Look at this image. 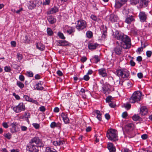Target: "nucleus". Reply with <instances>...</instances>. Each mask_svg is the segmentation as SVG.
<instances>
[{"label":"nucleus","instance_id":"40","mask_svg":"<svg viewBox=\"0 0 152 152\" xmlns=\"http://www.w3.org/2000/svg\"><path fill=\"white\" fill-rule=\"evenodd\" d=\"M4 70L7 72H10L11 70V68L9 66H6L4 67Z\"/></svg>","mask_w":152,"mask_h":152},{"label":"nucleus","instance_id":"35","mask_svg":"<svg viewBox=\"0 0 152 152\" xmlns=\"http://www.w3.org/2000/svg\"><path fill=\"white\" fill-rule=\"evenodd\" d=\"M86 35L87 37L89 38H91L93 36L92 33L90 31H88L86 32Z\"/></svg>","mask_w":152,"mask_h":152},{"label":"nucleus","instance_id":"63","mask_svg":"<svg viewBox=\"0 0 152 152\" xmlns=\"http://www.w3.org/2000/svg\"><path fill=\"white\" fill-rule=\"evenodd\" d=\"M130 64L131 66H134L135 64V62L132 60L130 61Z\"/></svg>","mask_w":152,"mask_h":152},{"label":"nucleus","instance_id":"2","mask_svg":"<svg viewBox=\"0 0 152 152\" xmlns=\"http://www.w3.org/2000/svg\"><path fill=\"white\" fill-rule=\"evenodd\" d=\"M106 136L111 141H115L118 140L117 132L115 129H110L108 130L107 132Z\"/></svg>","mask_w":152,"mask_h":152},{"label":"nucleus","instance_id":"36","mask_svg":"<svg viewBox=\"0 0 152 152\" xmlns=\"http://www.w3.org/2000/svg\"><path fill=\"white\" fill-rule=\"evenodd\" d=\"M91 18L94 21H99L100 20L98 18H97V17L94 15H91Z\"/></svg>","mask_w":152,"mask_h":152},{"label":"nucleus","instance_id":"39","mask_svg":"<svg viewBox=\"0 0 152 152\" xmlns=\"http://www.w3.org/2000/svg\"><path fill=\"white\" fill-rule=\"evenodd\" d=\"M139 2V0H130L131 4L133 5H135Z\"/></svg>","mask_w":152,"mask_h":152},{"label":"nucleus","instance_id":"17","mask_svg":"<svg viewBox=\"0 0 152 152\" xmlns=\"http://www.w3.org/2000/svg\"><path fill=\"white\" fill-rule=\"evenodd\" d=\"M64 28L65 29H67V32L69 34H70L72 33L75 32V28L73 27H69L68 26H66L64 27Z\"/></svg>","mask_w":152,"mask_h":152},{"label":"nucleus","instance_id":"43","mask_svg":"<svg viewBox=\"0 0 152 152\" xmlns=\"http://www.w3.org/2000/svg\"><path fill=\"white\" fill-rule=\"evenodd\" d=\"M30 41V39L28 38V37L27 35H26L25 37L24 42L26 43H28Z\"/></svg>","mask_w":152,"mask_h":152},{"label":"nucleus","instance_id":"15","mask_svg":"<svg viewBox=\"0 0 152 152\" xmlns=\"http://www.w3.org/2000/svg\"><path fill=\"white\" fill-rule=\"evenodd\" d=\"M118 19V18L116 15L112 14L110 15L109 20L112 22H117Z\"/></svg>","mask_w":152,"mask_h":152},{"label":"nucleus","instance_id":"21","mask_svg":"<svg viewBox=\"0 0 152 152\" xmlns=\"http://www.w3.org/2000/svg\"><path fill=\"white\" fill-rule=\"evenodd\" d=\"M147 113V109L146 107L145 106H142L141 107L140 113L142 115H146Z\"/></svg>","mask_w":152,"mask_h":152},{"label":"nucleus","instance_id":"50","mask_svg":"<svg viewBox=\"0 0 152 152\" xmlns=\"http://www.w3.org/2000/svg\"><path fill=\"white\" fill-rule=\"evenodd\" d=\"M20 128L21 130L23 131H26L27 129V128L24 126H20Z\"/></svg>","mask_w":152,"mask_h":152},{"label":"nucleus","instance_id":"45","mask_svg":"<svg viewBox=\"0 0 152 152\" xmlns=\"http://www.w3.org/2000/svg\"><path fill=\"white\" fill-rule=\"evenodd\" d=\"M23 98L26 101L28 102H30L31 100V98H30L27 95H24Z\"/></svg>","mask_w":152,"mask_h":152},{"label":"nucleus","instance_id":"47","mask_svg":"<svg viewBox=\"0 0 152 152\" xmlns=\"http://www.w3.org/2000/svg\"><path fill=\"white\" fill-rule=\"evenodd\" d=\"M123 81L121 80H117L116 82V83L118 84L119 86H121L123 85Z\"/></svg>","mask_w":152,"mask_h":152},{"label":"nucleus","instance_id":"42","mask_svg":"<svg viewBox=\"0 0 152 152\" xmlns=\"http://www.w3.org/2000/svg\"><path fill=\"white\" fill-rule=\"evenodd\" d=\"M32 125L36 129H38L40 127L39 124L37 123H33Z\"/></svg>","mask_w":152,"mask_h":152},{"label":"nucleus","instance_id":"44","mask_svg":"<svg viewBox=\"0 0 152 152\" xmlns=\"http://www.w3.org/2000/svg\"><path fill=\"white\" fill-rule=\"evenodd\" d=\"M58 35L59 37L62 39H64L65 38V37H64L63 34L61 32H58Z\"/></svg>","mask_w":152,"mask_h":152},{"label":"nucleus","instance_id":"10","mask_svg":"<svg viewBox=\"0 0 152 152\" xmlns=\"http://www.w3.org/2000/svg\"><path fill=\"white\" fill-rule=\"evenodd\" d=\"M133 129V124L130 123L126 125L124 128L123 129L124 131L128 132L132 131Z\"/></svg>","mask_w":152,"mask_h":152},{"label":"nucleus","instance_id":"29","mask_svg":"<svg viewBox=\"0 0 152 152\" xmlns=\"http://www.w3.org/2000/svg\"><path fill=\"white\" fill-rule=\"evenodd\" d=\"M36 6V5L33 1L29 2L28 8L30 9H32Z\"/></svg>","mask_w":152,"mask_h":152},{"label":"nucleus","instance_id":"7","mask_svg":"<svg viewBox=\"0 0 152 152\" xmlns=\"http://www.w3.org/2000/svg\"><path fill=\"white\" fill-rule=\"evenodd\" d=\"M29 142L34 145H35L37 146H39V147H41L43 146V144L42 141L37 137H35L32 138Z\"/></svg>","mask_w":152,"mask_h":152},{"label":"nucleus","instance_id":"16","mask_svg":"<svg viewBox=\"0 0 152 152\" xmlns=\"http://www.w3.org/2000/svg\"><path fill=\"white\" fill-rule=\"evenodd\" d=\"M107 148L110 152H115V149L113 144L111 143H109L107 144Z\"/></svg>","mask_w":152,"mask_h":152},{"label":"nucleus","instance_id":"31","mask_svg":"<svg viewBox=\"0 0 152 152\" xmlns=\"http://www.w3.org/2000/svg\"><path fill=\"white\" fill-rule=\"evenodd\" d=\"M16 85L20 88H22L24 87V84L19 81H17Z\"/></svg>","mask_w":152,"mask_h":152},{"label":"nucleus","instance_id":"8","mask_svg":"<svg viewBox=\"0 0 152 152\" xmlns=\"http://www.w3.org/2000/svg\"><path fill=\"white\" fill-rule=\"evenodd\" d=\"M39 146L29 142L27 145L26 150L30 152H38Z\"/></svg>","mask_w":152,"mask_h":152},{"label":"nucleus","instance_id":"37","mask_svg":"<svg viewBox=\"0 0 152 152\" xmlns=\"http://www.w3.org/2000/svg\"><path fill=\"white\" fill-rule=\"evenodd\" d=\"M47 33L48 34L51 36L53 35V32L50 28H48L47 30Z\"/></svg>","mask_w":152,"mask_h":152},{"label":"nucleus","instance_id":"32","mask_svg":"<svg viewBox=\"0 0 152 152\" xmlns=\"http://www.w3.org/2000/svg\"><path fill=\"white\" fill-rule=\"evenodd\" d=\"M45 152H57L54 149H51L49 147H47L46 148Z\"/></svg>","mask_w":152,"mask_h":152},{"label":"nucleus","instance_id":"62","mask_svg":"<svg viewBox=\"0 0 152 152\" xmlns=\"http://www.w3.org/2000/svg\"><path fill=\"white\" fill-rule=\"evenodd\" d=\"M128 115L127 113L126 112H125L123 113L122 116L123 118H125Z\"/></svg>","mask_w":152,"mask_h":152},{"label":"nucleus","instance_id":"57","mask_svg":"<svg viewBox=\"0 0 152 152\" xmlns=\"http://www.w3.org/2000/svg\"><path fill=\"white\" fill-rule=\"evenodd\" d=\"M40 111L42 112H44L45 110V108L44 106H41L39 108Z\"/></svg>","mask_w":152,"mask_h":152},{"label":"nucleus","instance_id":"55","mask_svg":"<svg viewBox=\"0 0 152 152\" xmlns=\"http://www.w3.org/2000/svg\"><path fill=\"white\" fill-rule=\"evenodd\" d=\"M94 58L95 59L96 63H97L98 61H99L100 60L98 56L95 55L94 56Z\"/></svg>","mask_w":152,"mask_h":152},{"label":"nucleus","instance_id":"34","mask_svg":"<svg viewBox=\"0 0 152 152\" xmlns=\"http://www.w3.org/2000/svg\"><path fill=\"white\" fill-rule=\"evenodd\" d=\"M17 56L18 59V61L20 62L23 59V56L20 53H18Z\"/></svg>","mask_w":152,"mask_h":152},{"label":"nucleus","instance_id":"1","mask_svg":"<svg viewBox=\"0 0 152 152\" xmlns=\"http://www.w3.org/2000/svg\"><path fill=\"white\" fill-rule=\"evenodd\" d=\"M114 37L119 40L117 43L118 45L114 48V51L116 54L120 55L121 54L122 48L125 49L129 48L131 46L130 39L126 35L120 33L116 31L114 34Z\"/></svg>","mask_w":152,"mask_h":152},{"label":"nucleus","instance_id":"27","mask_svg":"<svg viewBox=\"0 0 152 152\" xmlns=\"http://www.w3.org/2000/svg\"><path fill=\"white\" fill-rule=\"evenodd\" d=\"M48 19L49 22L51 24H53L56 21V19L51 16H49Z\"/></svg>","mask_w":152,"mask_h":152},{"label":"nucleus","instance_id":"54","mask_svg":"<svg viewBox=\"0 0 152 152\" xmlns=\"http://www.w3.org/2000/svg\"><path fill=\"white\" fill-rule=\"evenodd\" d=\"M27 74L28 76H29L30 77H32L33 76V73L31 72H27Z\"/></svg>","mask_w":152,"mask_h":152},{"label":"nucleus","instance_id":"28","mask_svg":"<svg viewBox=\"0 0 152 152\" xmlns=\"http://www.w3.org/2000/svg\"><path fill=\"white\" fill-rule=\"evenodd\" d=\"M148 1L147 0H141L140 6L144 7H146L148 4Z\"/></svg>","mask_w":152,"mask_h":152},{"label":"nucleus","instance_id":"20","mask_svg":"<svg viewBox=\"0 0 152 152\" xmlns=\"http://www.w3.org/2000/svg\"><path fill=\"white\" fill-rule=\"evenodd\" d=\"M98 45L97 43L89 42L88 44V48L90 49L94 50L95 49Z\"/></svg>","mask_w":152,"mask_h":152},{"label":"nucleus","instance_id":"41","mask_svg":"<svg viewBox=\"0 0 152 152\" xmlns=\"http://www.w3.org/2000/svg\"><path fill=\"white\" fill-rule=\"evenodd\" d=\"M30 114L29 113L25 112L24 114L23 117L25 118H30Z\"/></svg>","mask_w":152,"mask_h":152},{"label":"nucleus","instance_id":"26","mask_svg":"<svg viewBox=\"0 0 152 152\" xmlns=\"http://www.w3.org/2000/svg\"><path fill=\"white\" fill-rule=\"evenodd\" d=\"M134 20V18L132 16H130L127 17L126 20L125 22L128 24H129Z\"/></svg>","mask_w":152,"mask_h":152},{"label":"nucleus","instance_id":"9","mask_svg":"<svg viewBox=\"0 0 152 152\" xmlns=\"http://www.w3.org/2000/svg\"><path fill=\"white\" fill-rule=\"evenodd\" d=\"M114 89V88H112L110 85L106 83L103 84L102 86V91L104 93L107 94L109 93V91H113Z\"/></svg>","mask_w":152,"mask_h":152},{"label":"nucleus","instance_id":"22","mask_svg":"<svg viewBox=\"0 0 152 152\" xmlns=\"http://www.w3.org/2000/svg\"><path fill=\"white\" fill-rule=\"evenodd\" d=\"M43 82L41 81L39 82L35 86V88L37 90H42L44 88L41 86L43 84Z\"/></svg>","mask_w":152,"mask_h":152},{"label":"nucleus","instance_id":"64","mask_svg":"<svg viewBox=\"0 0 152 152\" xmlns=\"http://www.w3.org/2000/svg\"><path fill=\"white\" fill-rule=\"evenodd\" d=\"M122 152H131L128 149L124 148L122 150Z\"/></svg>","mask_w":152,"mask_h":152},{"label":"nucleus","instance_id":"38","mask_svg":"<svg viewBox=\"0 0 152 152\" xmlns=\"http://www.w3.org/2000/svg\"><path fill=\"white\" fill-rule=\"evenodd\" d=\"M4 136L7 139L10 140L11 138L12 135L11 134L9 133H8L7 134H4Z\"/></svg>","mask_w":152,"mask_h":152},{"label":"nucleus","instance_id":"12","mask_svg":"<svg viewBox=\"0 0 152 152\" xmlns=\"http://www.w3.org/2000/svg\"><path fill=\"white\" fill-rule=\"evenodd\" d=\"M99 75L103 77H105L107 76V73L106 69L104 68H101L98 70Z\"/></svg>","mask_w":152,"mask_h":152},{"label":"nucleus","instance_id":"49","mask_svg":"<svg viewBox=\"0 0 152 152\" xmlns=\"http://www.w3.org/2000/svg\"><path fill=\"white\" fill-rule=\"evenodd\" d=\"M143 48L142 47H139L136 50V52L137 53H139V54L143 51Z\"/></svg>","mask_w":152,"mask_h":152},{"label":"nucleus","instance_id":"30","mask_svg":"<svg viewBox=\"0 0 152 152\" xmlns=\"http://www.w3.org/2000/svg\"><path fill=\"white\" fill-rule=\"evenodd\" d=\"M132 119L134 121H137L141 119V118L138 115H135L132 117Z\"/></svg>","mask_w":152,"mask_h":152},{"label":"nucleus","instance_id":"11","mask_svg":"<svg viewBox=\"0 0 152 152\" xmlns=\"http://www.w3.org/2000/svg\"><path fill=\"white\" fill-rule=\"evenodd\" d=\"M18 125V124L15 122H13L10 124V126H11V132L14 133L18 131V129L17 127Z\"/></svg>","mask_w":152,"mask_h":152},{"label":"nucleus","instance_id":"5","mask_svg":"<svg viewBox=\"0 0 152 152\" xmlns=\"http://www.w3.org/2000/svg\"><path fill=\"white\" fill-rule=\"evenodd\" d=\"M11 108L15 113H19L22 111H24L25 109V107L24 104L21 102L17 106L12 107Z\"/></svg>","mask_w":152,"mask_h":152},{"label":"nucleus","instance_id":"23","mask_svg":"<svg viewBox=\"0 0 152 152\" xmlns=\"http://www.w3.org/2000/svg\"><path fill=\"white\" fill-rule=\"evenodd\" d=\"M94 113L96 114V118L99 121H101L102 120V114L98 110H96L94 111Z\"/></svg>","mask_w":152,"mask_h":152},{"label":"nucleus","instance_id":"18","mask_svg":"<svg viewBox=\"0 0 152 152\" xmlns=\"http://www.w3.org/2000/svg\"><path fill=\"white\" fill-rule=\"evenodd\" d=\"M65 143V142L63 140H57L54 141L53 142V145L56 146H61Z\"/></svg>","mask_w":152,"mask_h":152},{"label":"nucleus","instance_id":"56","mask_svg":"<svg viewBox=\"0 0 152 152\" xmlns=\"http://www.w3.org/2000/svg\"><path fill=\"white\" fill-rule=\"evenodd\" d=\"M87 60V58L85 56L82 57L80 59V60L82 62H85Z\"/></svg>","mask_w":152,"mask_h":152},{"label":"nucleus","instance_id":"25","mask_svg":"<svg viewBox=\"0 0 152 152\" xmlns=\"http://www.w3.org/2000/svg\"><path fill=\"white\" fill-rule=\"evenodd\" d=\"M58 45L59 46H66L69 45V43L65 41L60 40L58 42Z\"/></svg>","mask_w":152,"mask_h":152},{"label":"nucleus","instance_id":"53","mask_svg":"<svg viewBox=\"0 0 152 152\" xmlns=\"http://www.w3.org/2000/svg\"><path fill=\"white\" fill-rule=\"evenodd\" d=\"M19 80L21 81H23L25 80L24 77L22 75H20L19 77Z\"/></svg>","mask_w":152,"mask_h":152},{"label":"nucleus","instance_id":"61","mask_svg":"<svg viewBox=\"0 0 152 152\" xmlns=\"http://www.w3.org/2000/svg\"><path fill=\"white\" fill-rule=\"evenodd\" d=\"M50 2V0H45V1L43 3V4L44 5H48Z\"/></svg>","mask_w":152,"mask_h":152},{"label":"nucleus","instance_id":"33","mask_svg":"<svg viewBox=\"0 0 152 152\" xmlns=\"http://www.w3.org/2000/svg\"><path fill=\"white\" fill-rule=\"evenodd\" d=\"M123 4L120 1H118L116 2L115 6L116 8H118L122 6Z\"/></svg>","mask_w":152,"mask_h":152},{"label":"nucleus","instance_id":"13","mask_svg":"<svg viewBox=\"0 0 152 152\" xmlns=\"http://www.w3.org/2000/svg\"><path fill=\"white\" fill-rule=\"evenodd\" d=\"M139 16L140 21L142 22H144L147 18V16L145 13L143 12H140Z\"/></svg>","mask_w":152,"mask_h":152},{"label":"nucleus","instance_id":"24","mask_svg":"<svg viewBox=\"0 0 152 152\" xmlns=\"http://www.w3.org/2000/svg\"><path fill=\"white\" fill-rule=\"evenodd\" d=\"M37 49L40 50H43L45 48V46L41 42H38L37 43Z\"/></svg>","mask_w":152,"mask_h":152},{"label":"nucleus","instance_id":"51","mask_svg":"<svg viewBox=\"0 0 152 152\" xmlns=\"http://www.w3.org/2000/svg\"><path fill=\"white\" fill-rule=\"evenodd\" d=\"M112 97L110 96H108L106 99V102H111V100L112 99Z\"/></svg>","mask_w":152,"mask_h":152},{"label":"nucleus","instance_id":"46","mask_svg":"<svg viewBox=\"0 0 152 152\" xmlns=\"http://www.w3.org/2000/svg\"><path fill=\"white\" fill-rule=\"evenodd\" d=\"M57 126V124L54 122H52L50 125V126L51 128H54Z\"/></svg>","mask_w":152,"mask_h":152},{"label":"nucleus","instance_id":"6","mask_svg":"<svg viewBox=\"0 0 152 152\" xmlns=\"http://www.w3.org/2000/svg\"><path fill=\"white\" fill-rule=\"evenodd\" d=\"M117 73L118 76L123 78H128L129 75V71L126 69H120L117 71Z\"/></svg>","mask_w":152,"mask_h":152},{"label":"nucleus","instance_id":"4","mask_svg":"<svg viewBox=\"0 0 152 152\" xmlns=\"http://www.w3.org/2000/svg\"><path fill=\"white\" fill-rule=\"evenodd\" d=\"M75 24V27L78 31L83 30L86 27V23L83 20H80L77 21Z\"/></svg>","mask_w":152,"mask_h":152},{"label":"nucleus","instance_id":"58","mask_svg":"<svg viewBox=\"0 0 152 152\" xmlns=\"http://www.w3.org/2000/svg\"><path fill=\"white\" fill-rule=\"evenodd\" d=\"M83 78H84V79L86 81H88L89 80V79L90 78V77L88 76V75L87 74L86 75H85L84 76Z\"/></svg>","mask_w":152,"mask_h":152},{"label":"nucleus","instance_id":"14","mask_svg":"<svg viewBox=\"0 0 152 152\" xmlns=\"http://www.w3.org/2000/svg\"><path fill=\"white\" fill-rule=\"evenodd\" d=\"M61 115L62 117L63 121L65 124H67L69 123V119L67 117V115L66 113H62L61 114Z\"/></svg>","mask_w":152,"mask_h":152},{"label":"nucleus","instance_id":"59","mask_svg":"<svg viewBox=\"0 0 152 152\" xmlns=\"http://www.w3.org/2000/svg\"><path fill=\"white\" fill-rule=\"evenodd\" d=\"M2 126L5 128H7L9 127L7 123L6 122L3 123H2Z\"/></svg>","mask_w":152,"mask_h":152},{"label":"nucleus","instance_id":"52","mask_svg":"<svg viewBox=\"0 0 152 152\" xmlns=\"http://www.w3.org/2000/svg\"><path fill=\"white\" fill-rule=\"evenodd\" d=\"M146 55L148 57H150L152 55V52L150 51H147L146 53Z\"/></svg>","mask_w":152,"mask_h":152},{"label":"nucleus","instance_id":"19","mask_svg":"<svg viewBox=\"0 0 152 152\" xmlns=\"http://www.w3.org/2000/svg\"><path fill=\"white\" fill-rule=\"evenodd\" d=\"M58 7H54L47 12V14H53L58 12Z\"/></svg>","mask_w":152,"mask_h":152},{"label":"nucleus","instance_id":"48","mask_svg":"<svg viewBox=\"0 0 152 152\" xmlns=\"http://www.w3.org/2000/svg\"><path fill=\"white\" fill-rule=\"evenodd\" d=\"M30 102L34 103L37 105L39 104V103L37 100H34L32 98L31 99V100L30 101Z\"/></svg>","mask_w":152,"mask_h":152},{"label":"nucleus","instance_id":"60","mask_svg":"<svg viewBox=\"0 0 152 152\" xmlns=\"http://www.w3.org/2000/svg\"><path fill=\"white\" fill-rule=\"evenodd\" d=\"M13 95L15 96V98L19 100L20 99V96L18 95H16L15 93H13Z\"/></svg>","mask_w":152,"mask_h":152},{"label":"nucleus","instance_id":"3","mask_svg":"<svg viewBox=\"0 0 152 152\" xmlns=\"http://www.w3.org/2000/svg\"><path fill=\"white\" fill-rule=\"evenodd\" d=\"M142 93L140 91L134 92L129 99L130 102L134 103L140 101L142 99Z\"/></svg>","mask_w":152,"mask_h":152}]
</instances>
